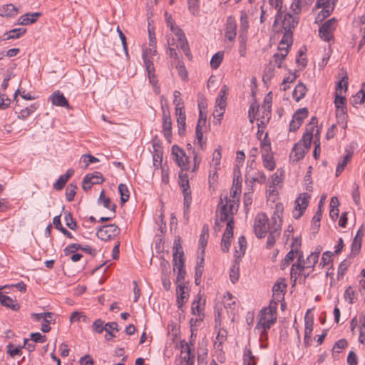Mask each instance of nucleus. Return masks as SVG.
Masks as SVG:
<instances>
[{"instance_id":"1","label":"nucleus","mask_w":365,"mask_h":365,"mask_svg":"<svg viewBox=\"0 0 365 365\" xmlns=\"http://www.w3.org/2000/svg\"><path fill=\"white\" fill-rule=\"evenodd\" d=\"M284 212V206L282 203L278 202L275 205L274 211L272 217V227L269 232L267 240V247L270 249L274 245L277 238H279L281 232L282 223V215Z\"/></svg>"},{"instance_id":"2","label":"nucleus","mask_w":365,"mask_h":365,"mask_svg":"<svg viewBox=\"0 0 365 365\" xmlns=\"http://www.w3.org/2000/svg\"><path fill=\"white\" fill-rule=\"evenodd\" d=\"M276 307L269 306L262 309L259 314V320L256 329L262 330L261 338L267 336V331L276 322Z\"/></svg>"},{"instance_id":"3","label":"nucleus","mask_w":365,"mask_h":365,"mask_svg":"<svg viewBox=\"0 0 365 365\" xmlns=\"http://www.w3.org/2000/svg\"><path fill=\"white\" fill-rule=\"evenodd\" d=\"M184 252L180 242V239L174 241L173 245V267L174 270L178 269V275L176 278V283H185V277L186 272L185 270L184 264Z\"/></svg>"},{"instance_id":"4","label":"nucleus","mask_w":365,"mask_h":365,"mask_svg":"<svg viewBox=\"0 0 365 365\" xmlns=\"http://www.w3.org/2000/svg\"><path fill=\"white\" fill-rule=\"evenodd\" d=\"M272 227V219L269 220L264 213H259L256 215L254 221V231L258 238H263L267 232H270Z\"/></svg>"},{"instance_id":"5","label":"nucleus","mask_w":365,"mask_h":365,"mask_svg":"<svg viewBox=\"0 0 365 365\" xmlns=\"http://www.w3.org/2000/svg\"><path fill=\"white\" fill-rule=\"evenodd\" d=\"M255 160L252 159L247 166L245 174V182L249 186H252L254 182L263 184L266 182V175L263 171L255 168Z\"/></svg>"},{"instance_id":"6","label":"nucleus","mask_w":365,"mask_h":365,"mask_svg":"<svg viewBox=\"0 0 365 365\" xmlns=\"http://www.w3.org/2000/svg\"><path fill=\"white\" fill-rule=\"evenodd\" d=\"M179 184L182 189L184 196V215H187L192 201L191 191L189 185L188 176L182 170L179 173Z\"/></svg>"},{"instance_id":"7","label":"nucleus","mask_w":365,"mask_h":365,"mask_svg":"<svg viewBox=\"0 0 365 365\" xmlns=\"http://www.w3.org/2000/svg\"><path fill=\"white\" fill-rule=\"evenodd\" d=\"M168 24L170 25L171 31L175 34L177 38V41L179 43L178 46H179L182 49L185 55L189 59H191L192 55L190 53V46L183 31L178 26H175L169 21H168Z\"/></svg>"},{"instance_id":"8","label":"nucleus","mask_w":365,"mask_h":365,"mask_svg":"<svg viewBox=\"0 0 365 365\" xmlns=\"http://www.w3.org/2000/svg\"><path fill=\"white\" fill-rule=\"evenodd\" d=\"M336 26L337 21L335 18L326 21L319 29L320 38L326 42H329L333 39V32L336 30Z\"/></svg>"},{"instance_id":"9","label":"nucleus","mask_w":365,"mask_h":365,"mask_svg":"<svg viewBox=\"0 0 365 365\" xmlns=\"http://www.w3.org/2000/svg\"><path fill=\"white\" fill-rule=\"evenodd\" d=\"M119 233V227L115 224H110L99 227L96 235L99 239L108 241L117 236Z\"/></svg>"},{"instance_id":"10","label":"nucleus","mask_w":365,"mask_h":365,"mask_svg":"<svg viewBox=\"0 0 365 365\" xmlns=\"http://www.w3.org/2000/svg\"><path fill=\"white\" fill-rule=\"evenodd\" d=\"M172 154L175 156V160L182 170H187L190 169L189 158L185 155V151L178 145H174L172 147Z\"/></svg>"},{"instance_id":"11","label":"nucleus","mask_w":365,"mask_h":365,"mask_svg":"<svg viewBox=\"0 0 365 365\" xmlns=\"http://www.w3.org/2000/svg\"><path fill=\"white\" fill-rule=\"evenodd\" d=\"M309 195L307 193L301 194L295 200V209L293 212L294 217L299 218L306 210L309 203Z\"/></svg>"},{"instance_id":"12","label":"nucleus","mask_w":365,"mask_h":365,"mask_svg":"<svg viewBox=\"0 0 365 365\" xmlns=\"http://www.w3.org/2000/svg\"><path fill=\"white\" fill-rule=\"evenodd\" d=\"M104 181V178L100 172H95L85 176L83 181V189L85 191L89 190L93 185L101 184Z\"/></svg>"},{"instance_id":"13","label":"nucleus","mask_w":365,"mask_h":365,"mask_svg":"<svg viewBox=\"0 0 365 365\" xmlns=\"http://www.w3.org/2000/svg\"><path fill=\"white\" fill-rule=\"evenodd\" d=\"M163 133L165 139L171 143L172 137V120L168 110L163 107Z\"/></svg>"},{"instance_id":"14","label":"nucleus","mask_w":365,"mask_h":365,"mask_svg":"<svg viewBox=\"0 0 365 365\" xmlns=\"http://www.w3.org/2000/svg\"><path fill=\"white\" fill-rule=\"evenodd\" d=\"M190 289L185 283L178 284L176 289L177 304L179 309H182L189 297Z\"/></svg>"},{"instance_id":"15","label":"nucleus","mask_w":365,"mask_h":365,"mask_svg":"<svg viewBox=\"0 0 365 365\" xmlns=\"http://www.w3.org/2000/svg\"><path fill=\"white\" fill-rule=\"evenodd\" d=\"M299 22V17L295 15H292L289 13L286 14L282 20V27L284 31L287 32V36L292 34L293 29L297 26Z\"/></svg>"},{"instance_id":"16","label":"nucleus","mask_w":365,"mask_h":365,"mask_svg":"<svg viewBox=\"0 0 365 365\" xmlns=\"http://www.w3.org/2000/svg\"><path fill=\"white\" fill-rule=\"evenodd\" d=\"M49 101L51 102L52 105L56 106L66 108H68L69 106L68 101H67L64 95L59 91H54L50 96Z\"/></svg>"},{"instance_id":"17","label":"nucleus","mask_w":365,"mask_h":365,"mask_svg":"<svg viewBox=\"0 0 365 365\" xmlns=\"http://www.w3.org/2000/svg\"><path fill=\"white\" fill-rule=\"evenodd\" d=\"M237 35V25L235 21L232 16L227 19L225 28V37L230 41H233Z\"/></svg>"},{"instance_id":"18","label":"nucleus","mask_w":365,"mask_h":365,"mask_svg":"<svg viewBox=\"0 0 365 365\" xmlns=\"http://www.w3.org/2000/svg\"><path fill=\"white\" fill-rule=\"evenodd\" d=\"M271 108H272V101L271 99L267 96L264 100V103L262 106V115L261 117V123L264 125L268 123L270 117H271Z\"/></svg>"},{"instance_id":"19","label":"nucleus","mask_w":365,"mask_h":365,"mask_svg":"<svg viewBox=\"0 0 365 365\" xmlns=\"http://www.w3.org/2000/svg\"><path fill=\"white\" fill-rule=\"evenodd\" d=\"M308 150H307L304 146H303L302 143H297L294 144L292 150L290 153V158L293 162H297L304 157L305 153Z\"/></svg>"},{"instance_id":"20","label":"nucleus","mask_w":365,"mask_h":365,"mask_svg":"<svg viewBox=\"0 0 365 365\" xmlns=\"http://www.w3.org/2000/svg\"><path fill=\"white\" fill-rule=\"evenodd\" d=\"M181 354L182 359L186 362V365H192L194 363L195 356L191 354V347L187 343L181 341Z\"/></svg>"},{"instance_id":"21","label":"nucleus","mask_w":365,"mask_h":365,"mask_svg":"<svg viewBox=\"0 0 365 365\" xmlns=\"http://www.w3.org/2000/svg\"><path fill=\"white\" fill-rule=\"evenodd\" d=\"M146 71L148 72L149 82L152 85L155 93L158 95L160 92V88L158 85V78L155 74V66H152L150 63H148V70Z\"/></svg>"},{"instance_id":"22","label":"nucleus","mask_w":365,"mask_h":365,"mask_svg":"<svg viewBox=\"0 0 365 365\" xmlns=\"http://www.w3.org/2000/svg\"><path fill=\"white\" fill-rule=\"evenodd\" d=\"M286 288V284L284 283L276 282L272 287V297L275 304L284 299V292Z\"/></svg>"},{"instance_id":"23","label":"nucleus","mask_w":365,"mask_h":365,"mask_svg":"<svg viewBox=\"0 0 365 365\" xmlns=\"http://www.w3.org/2000/svg\"><path fill=\"white\" fill-rule=\"evenodd\" d=\"M303 255L300 254L297 259V262L292 264L291 267V279H294V281L300 276L301 272L304 269V265H302Z\"/></svg>"},{"instance_id":"24","label":"nucleus","mask_w":365,"mask_h":365,"mask_svg":"<svg viewBox=\"0 0 365 365\" xmlns=\"http://www.w3.org/2000/svg\"><path fill=\"white\" fill-rule=\"evenodd\" d=\"M269 5L277 10L275 15V19L273 24V26H276L279 21L282 19V15L284 11H282L283 0H269Z\"/></svg>"},{"instance_id":"25","label":"nucleus","mask_w":365,"mask_h":365,"mask_svg":"<svg viewBox=\"0 0 365 365\" xmlns=\"http://www.w3.org/2000/svg\"><path fill=\"white\" fill-rule=\"evenodd\" d=\"M156 54L157 51L155 48H148L143 51V59L146 70H148V63H150L152 66H154L153 58Z\"/></svg>"},{"instance_id":"26","label":"nucleus","mask_w":365,"mask_h":365,"mask_svg":"<svg viewBox=\"0 0 365 365\" xmlns=\"http://www.w3.org/2000/svg\"><path fill=\"white\" fill-rule=\"evenodd\" d=\"M228 95V88L226 85H224L221 90L220 91V93L217 97L216 102H215V106L217 107H221V108H225L227 103V96Z\"/></svg>"},{"instance_id":"27","label":"nucleus","mask_w":365,"mask_h":365,"mask_svg":"<svg viewBox=\"0 0 365 365\" xmlns=\"http://www.w3.org/2000/svg\"><path fill=\"white\" fill-rule=\"evenodd\" d=\"M227 206H221L220 210L217 212L216 224L218 221L221 222H229L230 220H234L233 215L227 210Z\"/></svg>"},{"instance_id":"28","label":"nucleus","mask_w":365,"mask_h":365,"mask_svg":"<svg viewBox=\"0 0 365 365\" xmlns=\"http://www.w3.org/2000/svg\"><path fill=\"white\" fill-rule=\"evenodd\" d=\"M227 206H221L220 210L217 212L216 224L218 221L221 222H229L230 220H234L233 215L227 210Z\"/></svg>"},{"instance_id":"29","label":"nucleus","mask_w":365,"mask_h":365,"mask_svg":"<svg viewBox=\"0 0 365 365\" xmlns=\"http://www.w3.org/2000/svg\"><path fill=\"white\" fill-rule=\"evenodd\" d=\"M353 153L351 151L346 150V155L343 157V159L339 160L336 169V176H339L342 171L344 170L347 163L351 160Z\"/></svg>"},{"instance_id":"30","label":"nucleus","mask_w":365,"mask_h":365,"mask_svg":"<svg viewBox=\"0 0 365 365\" xmlns=\"http://www.w3.org/2000/svg\"><path fill=\"white\" fill-rule=\"evenodd\" d=\"M18 14V9L12 4L4 5L0 8V15L6 17H13Z\"/></svg>"},{"instance_id":"31","label":"nucleus","mask_w":365,"mask_h":365,"mask_svg":"<svg viewBox=\"0 0 365 365\" xmlns=\"http://www.w3.org/2000/svg\"><path fill=\"white\" fill-rule=\"evenodd\" d=\"M260 147L262 158L273 155L271 148L270 140L267 138V133H266L264 139L261 141Z\"/></svg>"},{"instance_id":"32","label":"nucleus","mask_w":365,"mask_h":365,"mask_svg":"<svg viewBox=\"0 0 365 365\" xmlns=\"http://www.w3.org/2000/svg\"><path fill=\"white\" fill-rule=\"evenodd\" d=\"M0 303L2 306L10 308L14 311H17L20 308V305L16 300H14L10 297L6 295L1 297V299H0Z\"/></svg>"},{"instance_id":"33","label":"nucleus","mask_w":365,"mask_h":365,"mask_svg":"<svg viewBox=\"0 0 365 365\" xmlns=\"http://www.w3.org/2000/svg\"><path fill=\"white\" fill-rule=\"evenodd\" d=\"M286 58V51L282 50L281 52H277L274 53L269 61V63L273 66L274 68L277 66V68L282 67V62Z\"/></svg>"},{"instance_id":"34","label":"nucleus","mask_w":365,"mask_h":365,"mask_svg":"<svg viewBox=\"0 0 365 365\" xmlns=\"http://www.w3.org/2000/svg\"><path fill=\"white\" fill-rule=\"evenodd\" d=\"M306 93H307V88H306L305 85L303 84L302 83L299 82L296 86V87L292 93L293 98L296 101L298 102L305 96Z\"/></svg>"},{"instance_id":"35","label":"nucleus","mask_w":365,"mask_h":365,"mask_svg":"<svg viewBox=\"0 0 365 365\" xmlns=\"http://www.w3.org/2000/svg\"><path fill=\"white\" fill-rule=\"evenodd\" d=\"M365 102V84L363 85L361 89L358 91L356 95L351 98V103L354 106L363 104Z\"/></svg>"},{"instance_id":"36","label":"nucleus","mask_w":365,"mask_h":365,"mask_svg":"<svg viewBox=\"0 0 365 365\" xmlns=\"http://www.w3.org/2000/svg\"><path fill=\"white\" fill-rule=\"evenodd\" d=\"M208 237H209L208 226L207 225H204L202 230V233H201V235L200 236V239H199V244H200L199 249L201 250L202 253H203L205 252V247L207 243Z\"/></svg>"},{"instance_id":"37","label":"nucleus","mask_w":365,"mask_h":365,"mask_svg":"<svg viewBox=\"0 0 365 365\" xmlns=\"http://www.w3.org/2000/svg\"><path fill=\"white\" fill-rule=\"evenodd\" d=\"M118 325L116 322H108L106 324V332L105 339L106 341L111 340L112 338L115 337V335L113 333V331H118Z\"/></svg>"},{"instance_id":"38","label":"nucleus","mask_w":365,"mask_h":365,"mask_svg":"<svg viewBox=\"0 0 365 365\" xmlns=\"http://www.w3.org/2000/svg\"><path fill=\"white\" fill-rule=\"evenodd\" d=\"M320 253V250H319L317 252H314L311 253L308 257L307 258L306 262H304V269L305 268H313L315 265V264L318 262L319 256Z\"/></svg>"},{"instance_id":"39","label":"nucleus","mask_w":365,"mask_h":365,"mask_svg":"<svg viewBox=\"0 0 365 365\" xmlns=\"http://www.w3.org/2000/svg\"><path fill=\"white\" fill-rule=\"evenodd\" d=\"M249 28L248 16L245 11H242L240 14V34H243L246 35Z\"/></svg>"},{"instance_id":"40","label":"nucleus","mask_w":365,"mask_h":365,"mask_svg":"<svg viewBox=\"0 0 365 365\" xmlns=\"http://www.w3.org/2000/svg\"><path fill=\"white\" fill-rule=\"evenodd\" d=\"M26 31V29L24 28H16L10 30L9 31L6 33L7 36L6 39H15L20 38L22 35H24Z\"/></svg>"},{"instance_id":"41","label":"nucleus","mask_w":365,"mask_h":365,"mask_svg":"<svg viewBox=\"0 0 365 365\" xmlns=\"http://www.w3.org/2000/svg\"><path fill=\"white\" fill-rule=\"evenodd\" d=\"M246 245L247 242L245 237L244 236L240 237L238 239L239 250H237V247L235 248V257L238 258L244 255L246 250Z\"/></svg>"},{"instance_id":"42","label":"nucleus","mask_w":365,"mask_h":365,"mask_svg":"<svg viewBox=\"0 0 365 365\" xmlns=\"http://www.w3.org/2000/svg\"><path fill=\"white\" fill-rule=\"evenodd\" d=\"M203 262L204 258L202 257L200 262H198L195 267V282L197 285H199L201 282V277L204 271Z\"/></svg>"},{"instance_id":"43","label":"nucleus","mask_w":365,"mask_h":365,"mask_svg":"<svg viewBox=\"0 0 365 365\" xmlns=\"http://www.w3.org/2000/svg\"><path fill=\"white\" fill-rule=\"evenodd\" d=\"M274 76V67L269 63L265 67L263 74L262 80L264 83L269 82Z\"/></svg>"},{"instance_id":"44","label":"nucleus","mask_w":365,"mask_h":365,"mask_svg":"<svg viewBox=\"0 0 365 365\" xmlns=\"http://www.w3.org/2000/svg\"><path fill=\"white\" fill-rule=\"evenodd\" d=\"M118 191L120 195V202L122 204L126 202L129 199V190L126 185L120 183L118 185Z\"/></svg>"},{"instance_id":"45","label":"nucleus","mask_w":365,"mask_h":365,"mask_svg":"<svg viewBox=\"0 0 365 365\" xmlns=\"http://www.w3.org/2000/svg\"><path fill=\"white\" fill-rule=\"evenodd\" d=\"M37 108V106L36 104H32L29 107L25 108L22 109L18 115L19 118L25 120L32 113H34L36 109Z\"/></svg>"},{"instance_id":"46","label":"nucleus","mask_w":365,"mask_h":365,"mask_svg":"<svg viewBox=\"0 0 365 365\" xmlns=\"http://www.w3.org/2000/svg\"><path fill=\"white\" fill-rule=\"evenodd\" d=\"M322 200L319 201L318 210L312 218V227L314 229L318 230L320 226V220L322 217Z\"/></svg>"},{"instance_id":"47","label":"nucleus","mask_w":365,"mask_h":365,"mask_svg":"<svg viewBox=\"0 0 365 365\" xmlns=\"http://www.w3.org/2000/svg\"><path fill=\"white\" fill-rule=\"evenodd\" d=\"M224 53L222 52L216 53L211 58L210 66L212 68L216 69L222 61Z\"/></svg>"},{"instance_id":"48","label":"nucleus","mask_w":365,"mask_h":365,"mask_svg":"<svg viewBox=\"0 0 365 365\" xmlns=\"http://www.w3.org/2000/svg\"><path fill=\"white\" fill-rule=\"evenodd\" d=\"M175 113L177 115V123L178 126H184L185 124V113L183 108H175Z\"/></svg>"},{"instance_id":"49","label":"nucleus","mask_w":365,"mask_h":365,"mask_svg":"<svg viewBox=\"0 0 365 365\" xmlns=\"http://www.w3.org/2000/svg\"><path fill=\"white\" fill-rule=\"evenodd\" d=\"M313 319L309 318L306 316L304 319V334H306V338H311L313 330Z\"/></svg>"},{"instance_id":"50","label":"nucleus","mask_w":365,"mask_h":365,"mask_svg":"<svg viewBox=\"0 0 365 365\" xmlns=\"http://www.w3.org/2000/svg\"><path fill=\"white\" fill-rule=\"evenodd\" d=\"M239 269H240L239 264L237 263L233 264L232 266V267L230 268V279L233 284L236 283L239 279V276H240Z\"/></svg>"},{"instance_id":"51","label":"nucleus","mask_w":365,"mask_h":365,"mask_svg":"<svg viewBox=\"0 0 365 365\" xmlns=\"http://www.w3.org/2000/svg\"><path fill=\"white\" fill-rule=\"evenodd\" d=\"M262 162L264 167L268 170L272 171L274 170L276 164L274 160L273 155L262 158Z\"/></svg>"},{"instance_id":"52","label":"nucleus","mask_w":365,"mask_h":365,"mask_svg":"<svg viewBox=\"0 0 365 365\" xmlns=\"http://www.w3.org/2000/svg\"><path fill=\"white\" fill-rule=\"evenodd\" d=\"M334 104L336 109L346 108V99L338 93H335Z\"/></svg>"},{"instance_id":"53","label":"nucleus","mask_w":365,"mask_h":365,"mask_svg":"<svg viewBox=\"0 0 365 365\" xmlns=\"http://www.w3.org/2000/svg\"><path fill=\"white\" fill-rule=\"evenodd\" d=\"M308 110L306 108L298 109L293 115V119L302 123L303 120L307 116Z\"/></svg>"},{"instance_id":"54","label":"nucleus","mask_w":365,"mask_h":365,"mask_svg":"<svg viewBox=\"0 0 365 365\" xmlns=\"http://www.w3.org/2000/svg\"><path fill=\"white\" fill-rule=\"evenodd\" d=\"M322 10L318 14L317 19L322 21L326 17L330 16L333 12L334 9L332 6H324L322 7Z\"/></svg>"},{"instance_id":"55","label":"nucleus","mask_w":365,"mask_h":365,"mask_svg":"<svg viewBox=\"0 0 365 365\" xmlns=\"http://www.w3.org/2000/svg\"><path fill=\"white\" fill-rule=\"evenodd\" d=\"M233 228H234V220H230L227 223V227L224 232L222 235V238L227 239L230 240V239L233 236Z\"/></svg>"},{"instance_id":"56","label":"nucleus","mask_w":365,"mask_h":365,"mask_svg":"<svg viewBox=\"0 0 365 365\" xmlns=\"http://www.w3.org/2000/svg\"><path fill=\"white\" fill-rule=\"evenodd\" d=\"M361 239L362 235L360 237L359 240H357V237H355L352 243H351V255H356L359 253L361 247Z\"/></svg>"},{"instance_id":"57","label":"nucleus","mask_w":365,"mask_h":365,"mask_svg":"<svg viewBox=\"0 0 365 365\" xmlns=\"http://www.w3.org/2000/svg\"><path fill=\"white\" fill-rule=\"evenodd\" d=\"M222 206H227V210L231 212V214L234 215L235 212L237 210L238 204L237 202L233 199H229L226 200V202L225 205H222Z\"/></svg>"},{"instance_id":"58","label":"nucleus","mask_w":365,"mask_h":365,"mask_svg":"<svg viewBox=\"0 0 365 365\" xmlns=\"http://www.w3.org/2000/svg\"><path fill=\"white\" fill-rule=\"evenodd\" d=\"M77 187L76 185L73 184H69L68 186L66 188V197L68 202H71L73 200L75 195H76V190Z\"/></svg>"},{"instance_id":"59","label":"nucleus","mask_w":365,"mask_h":365,"mask_svg":"<svg viewBox=\"0 0 365 365\" xmlns=\"http://www.w3.org/2000/svg\"><path fill=\"white\" fill-rule=\"evenodd\" d=\"M354 296H355V292L353 289V287L351 286H349L344 292V299L348 302L349 304H354Z\"/></svg>"},{"instance_id":"60","label":"nucleus","mask_w":365,"mask_h":365,"mask_svg":"<svg viewBox=\"0 0 365 365\" xmlns=\"http://www.w3.org/2000/svg\"><path fill=\"white\" fill-rule=\"evenodd\" d=\"M64 220L66 223V225L73 230H76L77 228L76 222L72 217V215L70 212H66L64 215Z\"/></svg>"},{"instance_id":"61","label":"nucleus","mask_w":365,"mask_h":365,"mask_svg":"<svg viewBox=\"0 0 365 365\" xmlns=\"http://www.w3.org/2000/svg\"><path fill=\"white\" fill-rule=\"evenodd\" d=\"M239 42H240V48L239 51L242 56H245L246 53V42H247V36L241 34L239 35Z\"/></svg>"},{"instance_id":"62","label":"nucleus","mask_w":365,"mask_h":365,"mask_svg":"<svg viewBox=\"0 0 365 365\" xmlns=\"http://www.w3.org/2000/svg\"><path fill=\"white\" fill-rule=\"evenodd\" d=\"M222 154L220 148L215 149L212 154V163L214 164L215 170H217L220 164Z\"/></svg>"},{"instance_id":"63","label":"nucleus","mask_w":365,"mask_h":365,"mask_svg":"<svg viewBox=\"0 0 365 365\" xmlns=\"http://www.w3.org/2000/svg\"><path fill=\"white\" fill-rule=\"evenodd\" d=\"M243 361L245 365H257L255 358L250 350L244 354Z\"/></svg>"},{"instance_id":"64","label":"nucleus","mask_w":365,"mask_h":365,"mask_svg":"<svg viewBox=\"0 0 365 365\" xmlns=\"http://www.w3.org/2000/svg\"><path fill=\"white\" fill-rule=\"evenodd\" d=\"M199 0H188V9L192 15H196L199 11Z\"/></svg>"}]
</instances>
